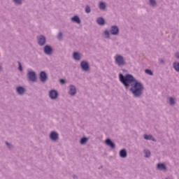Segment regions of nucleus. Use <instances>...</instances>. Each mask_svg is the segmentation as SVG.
<instances>
[{"label": "nucleus", "mask_w": 179, "mask_h": 179, "mask_svg": "<svg viewBox=\"0 0 179 179\" xmlns=\"http://www.w3.org/2000/svg\"><path fill=\"white\" fill-rule=\"evenodd\" d=\"M119 79L124 86H125V87L131 86L130 90L134 96H138L142 94L143 85H142L141 83L135 81V78H134V76L131 75L127 74L124 76L122 73H120Z\"/></svg>", "instance_id": "nucleus-1"}, {"label": "nucleus", "mask_w": 179, "mask_h": 179, "mask_svg": "<svg viewBox=\"0 0 179 179\" xmlns=\"http://www.w3.org/2000/svg\"><path fill=\"white\" fill-rule=\"evenodd\" d=\"M115 61L119 66H123V65H125V60L124 59V57L120 55H117L115 56Z\"/></svg>", "instance_id": "nucleus-2"}, {"label": "nucleus", "mask_w": 179, "mask_h": 179, "mask_svg": "<svg viewBox=\"0 0 179 179\" xmlns=\"http://www.w3.org/2000/svg\"><path fill=\"white\" fill-rule=\"evenodd\" d=\"M28 79L29 80H31V82H36L37 77H36V73L33 71H29L28 73Z\"/></svg>", "instance_id": "nucleus-3"}, {"label": "nucleus", "mask_w": 179, "mask_h": 179, "mask_svg": "<svg viewBox=\"0 0 179 179\" xmlns=\"http://www.w3.org/2000/svg\"><path fill=\"white\" fill-rule=\"evenodd\" d=\"M49 96L50 99H57V97L58 96V92H57V91L55 90H51L49 92Z\"/></svg>", "instance_id": "nucleus-4"}, {"label": "nucleus", "mask_w": 179, "mask_h": 179, "mask_svg": "<svg viewBox=\"0 0 179 179\" xmlns=\"http://www.w3.org/2000/svg\"><path fill=\"white\" fill-rule=\"evenodd\" d=\"M80 66L83 71H89V64L86 62H82Z\"/></svg>", "instance_id": "nucleus-5"}, {"label": "nucleus", "mask_w": 179, "mask_h": 179, "mask_svg": "<svg viewBox=\"0 0 179 179\" xmlns=\"http://www.w3.org/2000/svg\"><path fill=\"white\" fill-rule=\"evenodd\" d=\"M118 31H120V30L118 29V27L113 26L111 27V29H110L111 34L117 35L118 34Z\"/></svg>", "instance_id": "nucleus-6"}, {"label": "nucleus", "mask_w": 179, "mask_h": 179, "mask_svg": "<svg viewBox=\"0 0 179 179\" xmlns=\"http://www.w3.org/2000/svg\"><path fill=\"white\" fill-rule=\"evenodd\" d=\"M40 79L41 82H45L47 80V74L44 71L41 72Z\"/></svg>", "instance_id": "nucleus-7"}, {"label": "nucleus", "mask_w": 179, "mask_h": 179, "mask_svg": "<svg viewBox=\"0 0 179 179\" xmlns=\"http://www.w3.org/2000/svg\"><path fill=\"white\" fill-rule=\"evenodd\" d=\"M50 138L52 141H57V139H58V134H57V132L52 131L50 135Z\"/></svg>", "instance_id": "nucleus-8"}, {"label": "nucleus", "mask_w": 179, "mask_h": 179, "mask_svg": "<svg viewBox=\"0 0 179 179\" xmlns=\"http://www.w3.org/2000/svg\"><path fill=\"white\" fill-rule=\"evenodd\" d=\"M38 43L39 45H44V44H45V37L41 36L38 38Z\"/></svg>", "instance_id": "nucleus-9"}, {"label": "nucleus", "mask_w": 179, "mask_h": 179, "mask_svg": "<svg viewBox=\"0 0 179 179\" xmlns=\"http://www.w3.org/2000/svg\"><path fill=\"white\" fill-rule=\"evenodd\" d=\"M44 51L48 55H51V52H52V48H51V47L49 45H46L44 48Z\"/></svg>", "instance_id": "nucleus-10"}, {"label": "nucleus", "mask_w": 179, "mask_h": 179, "mask_svg": "<svg viewBox=\"0 0 179 179\" xmlns=\"http://www.w3.org/2000/svg\"><path fill=\"white\" fill-rule=\"evenodd\" d=\"M106 144L108 146H110L111 149H114V148H115V145L113 142H111V140H110V138L106 140Z\"/></svg>", "instance_id": "nucleus-11"}, {"label": "nucleus", "mask_w": 179, "mask_h": 179, "mask_svg": "<svg viewBox=\"0 0 179 179\" xmlns=\"http://www.w3.org/2000/svg\"><path fill=\"white\" fill-rule=\"evenodd\" d=\"M69 94H71V96L76 94V88L73 85L70 87Z\"/></svg>", "instance_id": "nucleus-12"}, {"label": "nucleus", "mask_w": 179, "mask_h": 179, "mask_svg": "<svg viewBox=\"0 0 179 179\" xmlns=\"http://www.w3.org/2000/svg\"><path fill=\"white\" fill-rule=\"evenodd\" d=\"M157 169H158V170L165 171L166 170V165H164V164H157Z\"/></svg>", "instance_id": "nucleus-13"}, {"label": "nucleus", "mask_w": 179, "mask_h": 179, "mask_svg": "<svg viewBox=\"0 0 179 179\" xmlns=\"http://www.w3.org/2000/svg\"><path fill=\"white\" fill-rule=\"evenodd\" d=\"M73 57L76 61H79V59H80V54L78 52H75L73 55Z\"/></svg>", "instance_id": "nucleus-14"}, {"label": "nucleus", "mask_w": 179, "mask_h": 179, "mask_svg": "<svg viewBox=\"0 0 179 179\" xmlns=\"http://www.w3.org/2000/svg\"><path fill=\"white\" fill-rule=\"evenodd\" d=\"M17 92L18 94H23L24 93V88L22 87H17Z\"/></svg>", "instance_id": "nucleus-15"}, {"label": "nucleus", "mask_w": 179, "mask_h": 179, "mask_svg": "<svg viewBox=\"0 0 179 179\" xmlns=\"http://www.w3.org/2000/svg\"><path fill=\"white\" fill-rule=\"evenodd\" d=\"M72 22H75L76 23H80V19L78 16H74L71 18Z\"/></svg>", "instance_id": "nucleus-16"}, {"label": "nucleus", "mask_w": 179, "mask_h": 179, "mask_svg": "<svg viewBox=\"0 0 179 179\" xmlns=\"http://www.w3.org/2000/svg\"><path fill=\"white\" fill-rule=\"evenodd\" d=\"M96 22L98 23V24L100 25H103L106 23V22L104 21V19H103L102 17H99L96 20Z\"/></svg>", "instance_id": "nucleus-17"}, {"label": "nucleus", "mask_w": 179, "mask_h": 179, "mask_svg": "<svg viewBox=\"0 0 179 179\" xmlns=\"http://www.w3.org/2000/svg\"><path fill=\"white\" fill-rule=\"evenodd\" d=\"M120 157H127V151L125 150H122L120 152Z\"/></svg>", "instance_id": "nucleus-18"}, {"label": "nucleus", "mask_w": 179, "mask_h": 179, "mask_svg": "<svg viewBox=\"0 0 179 179\" xmlns=\"http://www.w3.org/2000/svg\"><path fill=\"white\" fill-rule=\"evenodd\" d=\"M144 139L149 140V141H155L152 135H148V134L144 135Z\"/></svg>", "instance_id": "nucleus-19"}, {"label": "nucleus", "mask_w": 179, "mask_h": 179, "mask_svg": "<svg viewBox=\"0 0 179 179\" xmlns=\"http://www.w3.org/2000/svg\"><path fill=\"white\" fill-rule=\"evenodd\" d=\"M99 9H102V10L106 9V3H104L103 2H100L99 3Z\"/></svg>", "instance_id": "nucleus-20"}, {"label": "nucleus", "mask_w": 179, "mask_h": 179, "mask_svg": "<svg viewBox=\"0 0 179 179\" xmlns=\"http://www.w3.org/2000/svg\"><path fill=\"white\" fill-rule=\"evenodd\" d=\"M173 67H174V69L177 71V72H179V63H174Z\"/></svg>", "instance_id": "nucleus-21"}, {"label": "nucleus", "mask_w": 179, "mask_h": 179, "mask_svg": "<svg viewBox=\"0 0 179 179\" xmlns=\"http://www.w3.org/2000/svg\"><path fill=\"white\" fill-rule=\"evenodd\" d=\"M87 142V138H83L80 140V143L81 145H83L84 143H86Z\"/></svg>", "instance_id": "nucleus-22"}, {"label": "nucleus", "mask_w": 179, "mask_h": 179, "mask_svg": "<svg viewBox=\"0 0 179 179\" xmlns=\"http://www.w3.org/2000/svg\"><path fill=\"white\" fill-rule=\"evenodd\" d=\"M144 153L145 155V157H150V151L149 150H145Z\"/></svg>", "instance_id": "nucleus-23"}, {"label": "nucleus", "mask_w": 179, "mask_h": 179, "mask_svg": "<svg viewBox=\"0 0 179 179\" xmlns=\"http://www.w3.org/2000/svg\"><path fill=\"white\" fill-rule=\"evenodd\" d=\"M145 73H148V75H150V76L153 75V73L152 72V71H150L149 69H146L145 71Z\"/></svg>", "instance_id": "nucleus-24"}, {"label": "nucleus", "mask_w": 179, "mask_h": 179, "mask_svg": "<svg viewBox=\"0 0 179 179\" xmlns=\"http://www.w3.org/2000/svg\"><path fill=\"white\" fill-rule=\"evenodd\" d=\"M150 5L155 6V5H156V1L155 0H150Z\"/></svg>", "instance_id": "nucleus-25"}, {"label": "nucleus", "mask_w": 179, "mask_h": 179, "mask_svg": "<svg viewBox=\"0 0 179 179\" xmlns=\"http://www.w3.org/2000/svg\"><path fill=\"white\" fill-rule=\"evenodd\" d=\"M104 35L106 36V38L110 37V32L108 31H104Z\"/></svg>", "instance_id": "nucleus-26"}, {"label": "nucleus", "mask_w": 179, "mask_h": 179, "mask_svg": "<svg viewBox=\"0 0 179 179\" xmlns=\"http://www.w3.org/2000/svg\"><path fill=\"white\" fill-rule=\"evenodd\" d=\"M169 104L173 105L174 104V99L173 98H169Z\"/></svg>", "instance_id": "nucleus-27"}, {"label": "nucleus", "mask_w": 179, "mask_h": 179, "mask_svg": "<svg viewBox=\"0 0 179 179\" xmlns=\"http://www.w3.org/2000/svg\"><path fill=\"white\" fill-rule=\"evenodd\" d=\"M85 12L87 13H90V7H89V6H87L85 8Z\"/></svg>", "instance_id": "nucleus-28"}, {"label": "nucleus", "mask_w": 179, "mask_h": 179, "mask_svg": "<svg viewBox=\"0 0 179 179\" xmlns=\"http://www.w3.org/2000/svg\"><path fill=\"white\" fill-rule=\"evenodd\" d=\"M15 3H16L17 5H20V3H22V0H13Z\"/></svg>", "instance_id": "nucleus-29"}, {"label": "nucleus", "mask_w": 179, "mask_h": 179, "mask_svg": "<svg viewBox=\"0 0 179 179\" xmlns=\"http://www.w3.org/2000/svg\"><path fill=\"white\" fill-rule=\"evenodd\" d=\"M57 38H59V40H61V38H62V33H59L57 36Z\"/></svg>", "instance_id": "nucleus-30"}, {"label": "nucleus", "mask_w": 179, "mask_h": 179, "mask_svg": "<svg viewBox=\"0 0 179 179\" xmlns=\"http://www.w3.org/2000/svg\"><path fill=\"white\" fill-rule=\"evenodd\" d=\"M18 64H19V69H20V71H22V64H20V62H18Z\"/></svg>", "instance_id": "nucleus-31"}, {"label": "nucleus", "mask_w": 179, "mask_h": 179, "mask_svg": "<svg viewBox=\"0 0 179 179\" xmlns=\"http://www.w3.org/2000/svg\"><path fill=\"white\" fill-rule=\"evenodd\" d=\"M60 83H62V85H64V83H65V80L64 79H61L59 80Z\"/></svg>", "instance_id": "nucleus-32"}, {"label": "nucleus", "mask_w": 179, "mask_h": 179, "mask_svg": "<svg viewBox=\"0 0 179 179\" xmlns=\"http://www.w3.org/2000/svg\"><path fill=\"white\" fill-rule=\"evenodd\" d=\"M176 58H179V53H176Z\"/></svg>", "instance_id": "nucleus-33"}, {"label": "nucleus", "mask_w": 179, "mask_h": 179, "mask_svg": "<svg viewBox=\"0 0 179 179\" xmlns=\"http://www.w3.org/2000/svg\"><path fill=\"white\" fill-rule=\"evenodd\" d=\"M6 145H7V146H8V148H10V145H9V143L8 142H6Z\"/></svg>", "instance_id": "nucleus-34"}, {"label": "nucleus", "mask_w": 179, "mask_h": 179, "mask_svg": "<svg viewBox=\"0 0 179 179\" xmlns=\"http://www.w3.org/2000/svg\"><path fill=\"white\" fill-rule=\"evenodd\" d=\"M0 69H1V66H0Z\"/></svg>", "instance_id": "nucleus-35"}]
</instances>
